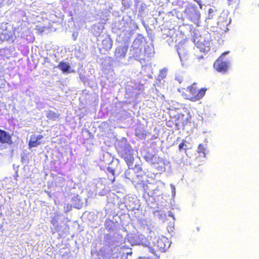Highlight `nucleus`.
<instances>
[{
  "mask_svg": "<svg viewBox=\"0 0 259 259\" xmlns=\"http://www.w3.org/2000/svg\"><path fill=\"white\" fill-rule=\"evenodd\" d=\"M206 90L207 89L205 88H202L198 90L197 83L194 82L187 88V91L191 95H185L184 98L191 102H196L201 99L204 96Z\"/></svg>",
  "mask_w": 259,
  "mask_h": 259,
  "instance_id": "1",
  "label": "nucleus"
},
{
  "mask_svg": "<svg viewBox=\"0 0 259 259\" xmlns=\"http://www.w3.org/2000/svg\"><path fill=\"white\" fill-rule=\"evenodd\" d=\"M213 67L218 72L225 73L228 69V65L226 62L223 61L221 56L214 62Z\"/></svg>",
  "mask_w": 259,
  "mask_h": 259,
  "instance_id": "2",
  "label": "nucleus"
},
{
  "mask_svg": "<svg viewBox=\"0 0 259 259\" xmlns=\"http://www.w3.org/2000/svg\"><path fill=\"white\" fill-rule=\"evenodd\" d=\"M0 143L11 145L13 143L12 136L6 131L0 129Z\"/></svg>",
  "mask_w": 259,
  "mask_h": 259,
  "instance_id": "3",
  "label": "nucleus"
},
{
  "mask_svg": "<svg viewBox=\"0 0 259 259\" xmlns=\"http://www.w3.org/2000/svg\"><path fill=\"white\" fill-rule=\"evenodd\" d=\"M42 138L43 136L41 135H38L36 137L34 136H31L28 144L29 147H36L39 145L41 144V142L39 141V140Z\"/></svg>",
  "mask_w": 259,
  "mask_h": 259,
  "instance_id": "4",
  "label": "nucleus"
},
{
  "mask_svg": "<svg viewBox=\"0 0 259 259\" xmlns=\"http://www.w3.org/2000/svg\"><path fill=\"white\" fill-rule=\"evenodd\" d=\"M127 52V48L125 46H119L116 48L114 56L116 58L124 57Z\"/></svg>",
  "mask_w": 259,
  "mask_h": 259,
  "instance_id": "5",
  "label": "nucleus"
},
{
  "mask_svg": "<svg viewBox=\"0 0 259 259\" xmlns=\"http://www.w3.org/2000/svg\"><path fill=\"white\" fill-rule=\"evenodd\" d=\"M112 46V41L109 38H104L102 42V49L106 51L110 50Z\"/></svg>",
  "mask_w": 259,
  "mask_h": 259,
  "instance_id": "6",
  "label": "nucleus"
},
{
  "mask_svg": "<svg viewBox=\"0 0 259 259\" xmlns=\"http://www.w3.org/2000/svg\"><path fill=\"white\" fill-rule=\"evenodd\" d=\"M57 67L61 70L63 72H69L70 69V66L68 62L63 61L60 62Z\"/></svg>",
  "mask_w": 259,
  "mask_h": 259,
  "instance_id": "7",
  "label": "nucleus"
},
{
  "mask_svg": "<svg viewBox=\"0 0 259 259\" xmlns=\"http://www.w3.org/2000/svg\"><path fill=\"white\" fill-rule=\"evenodd\" d=\"M46 116L49 120L55 121L59 118L60 114L55 111L49 110L47 112Z\"/></svg>",
  "mask_w": 259,
  "mask_h": 259,
  "instance_id": "8",
  "label": "nucleus"
},
{
  "mask_svg": "<svg viewBox=\"0 0 259 259\" xmlns=\"http://www.w3.org/2000/svg\"><path fill=\"white\" fill-rule=\"evenodd\" d=\"M114 224V222L110 219L106 220L105 223V226L107 230L108 231L112 230V226Z\"/></svg>",
  "mask_w": 259,
  "mask_h": 259,
  "instance_id": "9",
  "label": "nucleus"
},
{
  "mask_svg": "<svg viewBox=\"0 0 259 259\" xmlns=\"http://www.w3.org/2000/svg\"><path fill=\"white\" fill-rule=\"evenodd\" d=\"M157 247L159 250H163L165 249V244H164L163 242L162 241V239H159L157 241Z\"/></svg>",
  "mask_w": 259,
  "mask_h": 259,
  "instance_id": "10",
  "label": "nucleus"
},
{
  "mask_svg": "<svg viewBox=\"0 0 259 259\" xmlns=\"http://www.w3.org/2000/svg\"><path fill=\"white\" fill-rule=\"evenodd\" d=\"M154 157V155L150 153H148L144 156V159L148 162H152Z\"/></svg>",
  "mask_w": 259,
  "mask_h": 259,
  "instance_id": "11",
  "label": "nucleus"
},
{
  "mask_svg": "<svg viewBox=\"0 0 259 259\" xmlns=\"http://www.w3.org/2000/svg\"><path fill=\"white\" fill-rule=\"evenodd\" d=\"M107 170L109 172L111 173L112 175V176H113V178H111L110 179L111 183H113L115 181V177H114L115 173V169L111 167L108 166L107 168Z\"/></svg>",
  "mask_w": 259,
  "mask_h": 259,
  "instance_id": "12",
  "label": "nucleus"
},
{
  "mask_svg": "<svg viewBox=\"0 0 259 259\" xmlns=\"http://www.w3.org/2000/svg\"><path fill=\"white\" fill-rule=\"evenodd\" d=\"M124 160L128 164L129 162L132 164L133 163L134 158L132 156H130L129 157H124Z\"/></svg>",
  "mask_w": 259,
  "mask_h": 259,
  "instance_id": "13",
  "label": "nucleus"
},
{
  "mask_svg": "<svg viewBox=\"0 0 259 259\" xmlns=\"http://www.w3.org/2000/svg\"><path fill=\"white\" fill-rule=\"evenodd\" d=\"M186 141L183 140L182 142L179 145V150L181 151L182 149L184 148V147L186 146L185 145Z\"/></svg>",
  "mask_w": 259,
  "mask_h": 259,
  "instance_id": "14",
  "label": "nucleus"
},
{
  "mask_svg": "<svg viewBox=\"0 0 259 259\" xmlns=\"http://www.w3.org/2000/svg\"><path fill=\"white\" fill-rule=\"evenodd\" d=\"M194 1L196 2L198 4L201 9L202 8V4L201 0H194Z\"/></svg>",
  "mask_w": 259,
  "mask_h": 259,
  "instance_id": "15",
  "label": "nucleus"
},
{
  "mask_svg": "<svg viewBox=\"0 0 259 259\" xmlns=\"http://www.w3.org/2000/svg\"><path fill=\"white\" fill-rule=\"evenodd\" d=\"M51 223L53 225H55L56 223H57V220L55 218H53L51 221Z\"/></svg>",
  "mask_w": 259,
  "mask_h": 259,
  "instance_id": "16",
  "label": "nucleus"
},
{
  "mask_svg": "<svg viewBox=\"0 0 259 259\" xmlns=\"http://www.w3.org/2000/svg\"><path fill=\"white\" fill-rule=\"evenodd\" d=\"M226 53H227L226 52L222 54V55H224V54H226Z\"/></svg>",
  "mask_w": 259,
  "mask_h": 259,
  "instance_id": "17",
  "label": "nucleus"
}]
</instances>
